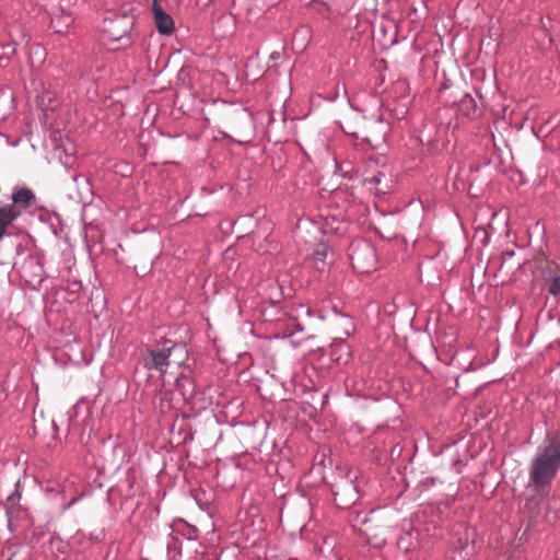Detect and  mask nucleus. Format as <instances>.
<instances>
[{"instance_id":"0eeeda50","label":"nucleus","mask_w":560,"mask_h":560,"mask_svg":"<svg viewBox=\"0 0 560 560\" xmlns=\"http://www.w3.org/2000/svg\"><path fill=\"white\" fill-rule=\"evenodd\" d=\"M545 275L549 293L558 295L560 293V267L555 262H548Z\"/></svg>"},{"instance_id":"423d86ee","label":"nucleus","mask_w":560,"mask_h":560,"mask_svg":"<svg viewBox=\"0 0 560 560\" xmlns=\"http://www.w3.org/2000/svg\"><path fill=\"white\" fill-rule=\"evenodd\" d=\"M20 211L13 205L0 207V241L7 233V229L19 218Z\"/></svg>"},{"instance_id":"9b49d317","label":"nucleus","mask_w":560,"mask_h":560,"mask_svg":"<svg viewBox=\"0 0 560 560\" xmlns=\"http://www.w3.org/2000/svg\"><path fill=\"white\" fill-rule=\"evenodd\" d=\"M33 199H34V194L32 192V190H30L27 188L19 189L12 196V200L14 203L13 206L21 205V206L27 207Z\"/></svg>"},{"instance_id":"7ed1b4c3","label":"nucleus","mask_w":560,"mask_h":560,"mask_svg":"<svg viewBox=\"0 0 560 560\" xmlns=\"http://www.w3.org/2000/svg\"><path fill=\"white\" fill-rule=\"evenodd\" d=\"M47 151L46 160L48 163L59 162L66 167H71L75 160V142H42Z\"/></svg>"},{"instance_id":"20e7f679","label":"nucleus","mask_w":560,"mask_h":560,"mask_svg":"<svg viewBox=\"0 0 560 560\" xmlns=\"http://www.w3.org/2000/svg\"><path fill=\"white\" fill-rule=\"evenodd\" d=\"M132 26V16L125 14L113 19H105L103 31L109 40L118 42L129 35Z\"/></svg>"},{"instance_id":"f257e3e1","label":"nucleus","mask_w":560,"mask_h":560,"mask_svg":"<svg viewBox=\"0 0 560 560\" xmlns=\"http://www.w3.org/2000/svg\"><path fill=\"white\" fill-rule=\"evenodd\" d=\"M560 468V432L547 434L538 446L529 469V482L537 489L545 488L556 478Z\"/></svg>"},{"instance_id":"1a4fd4ad","label":"nucleus","mask_w":560,"mask_h":560,"mask_svg":"<svg viewBox=\"0 0 560 560\" xmlns=\"http://www.w3.org/2000/svg\"><path fill=\"white\" fill-rule=\"evenodd\" d=\"M330 253V249L325 244H318L313 253V260L314 265L317 270L323 271L326 265V259L328 258V255Z\"/></svg>"},{"instance_id":"ddd939ff","label":"nucleus","mask_w":560,"mask_h":560,"mask_svg":"<svg viewBox=\"0 0 560 560\" xmlns=\"http://www.w3.org/2000/svg\"><path fill=\"white\" fill-rule=\"evenodd\" d=\"M341 128L343 130V132L348 136H351V137H354V138H358V131L357 129H354L353 127L349 126V127H345L341 125Z\"/></svg>"},{"instance_id":"6e6552de","label":"nucleus","mask_w":560,"mask_h":560,"mask_svg":"<svg viewBox=\"0 0 560 560\" xmlns=\"http://www.w3.org/2000/svg\"><path fill=\"white\" fill-rule=\"evenodd\" d=\"M336 499L340 497L339 504L350 505L353 504L358 499V492L352 482L346 481L342 486L337 487L335 491Z\"/></svg>"},{"instance_id":"9d476101","label":"nucleus","mask_w":560,"mask_h":560,"mask_svg":"<svg viewBox=\"0 0 560 560\" xmlns=\"http://www.w3.org/2000/svg\"><path fill=\"white\" fill-rule=\"evenodd\" d=\"M38 104L45 113L47 119L49 118V112L54 113L58 107V102L54 98V94L50 92L40 95L38 98Z\"/></svg>"},{"instance_id":"4468645a","label":"nucleus","mask_w":560,"mask_h":560,"mask_svg":"<svg viewBox=\"0 0 560 560\" xmlns=\"http://www.w3.org/2000/svg\"><path fill=\"white\" fill-rule=\"evenodd\" d=\"M538 505V501L536 499H530L526 502L525 509L528 510L530 513H534V510Z\"/></svg>"},{"instance_id":"f8f14e48","label":"nucleus","mask_w":560,"mask_h":560,"mask_svg":"<svg viewBox=\"0 0 560 560\" xmlns=\"http://www.w3.org/2000/svg\"><path fill=\"white\" fill-rule=\"evenodd\" d=\"M383 174H377V175H374L372 177H368V178H364L363 179V184L365 186H369V187H373V186H377L381 184V178H382Z\"/></svg>"},{"instance_id":"2eb2a0df","label":"nucleus","mask_w":560,"mask_h":560,"mask_svg":"<svg viewBox=\"0 0 560 560\" xmlns=\"http://www.w3.org/2000/svg\"><path fill=\"white\" fill-rule=\"evenodd\" d=\"M463 103H469V104L475 105L474 98L468 95L465 96V98L463 100Z\"/></svg>"},{"instance_id":"39448f33","label":"nucleus","mask_w":560,"mask_h":560,"mask_svg":"<svg viewBox=\"0 0 560 560\" xmlns=\"http://www.w3.org/2000/svg\"><path fill=\"white\" fill-rule=\"evenodd\" d=\"M152 13L158 31L164 35L172 34L174 31V21L170 14L164 12L159 0H153Z\"/></svg>"},{"instance_id":"f03ea898","label":"nucleus","mask_w":560,"mask_h":560,"mask_svg":"<svg viewBox=\"0 0 560 560\" xmlns=\"http://www.w3.org/2000/svg\"><path fill=\"white\" fill-rule=\"evenodd\" d=\"M148 352L149 358L144 359V368L154 369L161 374H165L167 366L172 363L180 365L187 355L184 346L171 341H165L162 348L151 349Z\"/></svg>"},{"instance_id":"dca6fc26","label":"nucleus","mask_w":560,"mask_h":560,"mask_svg":"<svg viewBox=\"0 0 560 560\" xmlns=\"http://www.w3.org/2000/svg\"><path fill=\"white\" fill-rule=\"evenodd\" d=\"M376 194H386L385 189L376 187Z\"/></svg>"}]
</instances>
